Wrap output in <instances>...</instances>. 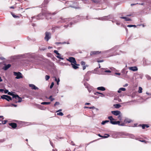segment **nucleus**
I'll list each match as a JSON object with an SVG mask.
<instances>
[{"label": "nucleus", "instance_id": "f257e3e1", "mask_svg": "<svg viewBox=\"0 0 151 151\" xmlns=\"http://www.w3.org/2000/svg\"><path fill=\"white\" fill-rule=\"evenodd\" d=\"M8 94L9 95L12 96L13 99L18 98L19 99V102H21L22 101V98L20 97L18 95H15L10 92H8Z\"/></svg>", "mask_w": 151, "mask_h": 151}, {"label": "nucleus", "instance_id": "f03ea898", "mask_svg": "<svg viewBox=\"0 0 151 151\" xmlns=\"http://www.w3.org/2000/svg\"><path fill=\"white\" fill-rule=\"evenodd\" d=\"M14 75L15 76H16V78L18 79L21 78H22L23 77L22 76V73L20 72H14Z\"/></svg>", "mask_w": 151, "mask_h": 151}, {"label": "nucleus", "instance_id": "7ed1b4c3", "mask_svg": "<svg viewBox=\"0 0 151 151\" xmlns=\"http://www.w3.org/2000/svg\"><path fill=\"white\" fill-rule=\"evenodd\" d=\"M1 99H6L8 101H9L10 100H12L11 97L7 95H3L1 96Z\"/></svg>", "mask_w": 151, "mask_h": 151}, {"label": "nucleus", "instance_id": "20e7f679", "mask_svg": "<svg viewBox=\"0 0 151 151\" xmlns=\"http://www.w3.org/2000/svg\"><path fill=\"white\" fill-rule=\"evenodd\" d=\"M45 40H46L47 41H48L49 40L50 38V32H46L45 33Z\"/></svg>", "mask_w": 151, "mask_h": 151}, {"label": "nucleus", "instance_id": "39448f33", "mask_svg": "<svg viewBox=\"0 0 151 151\" xmlns=\"http://www.w3.org/2000/svg\"><path fill=\"white\" fill-rule=\"evenodd\" d=\"M67 60L71 63H73L75 64H76V60L75 58L73 57H69L68 59H67Z\"/></svg>", "mask_w": 151, "mask_h": 151}, {"label": "nucleus", "instance_id": "423d86ee", "mask_svg": "<svg viewBox=\"0 0 151 151\" xmlns=\"http://www.w3.org/2000/svg\"><path fill=\"white\" fill-rule=\"evenodd\" d=\"M73 3V2L72 1H67L66 2L65 4H66V6H67L68 7H73L74 8H75L76 9H80V8L79 7H74L72 6V4Z\"/></svg>", "mask_w": 151, "mask_h": 151}, {"label": "nucleus", "instance_id": "0eeeda50", "mask_svg": "<svg viewBox=\"0 0 151 151\" xmlns=\"http://www.w3.org/2000/svg\"><path fill=\"white\" fill-rule=\"evenodd\" d=\"M111 113L113 114L115 116H118L121 114V112L119 111H112Z\"/></svg>", "mask_w": 151, "mask_h": 151}, {"label": "nucleus", "instance_id": "6e6552de", "mask_svg": "<svg viewBox=\"0 0 151 151\" xmlns=\"http://www.w3.org/2000/svg\"><path fill=\"white\" fill-rule=\"evenodd\" d=\"M71 65L73 68L76 69L79 68L78 66H80V64H77L76 63V64L73 63H71Z\"/></svg>", "mask_w": 151, "mask_h": 151}, {"label": "nucleus", "instance_id": "1a4fd4ad", "mask_svg": "<svg viewBox=\"0 0 151 151\" xmlns=\"http://www.w3.org/2000/svg\"><path fill=\"white\" fill-rule=\"evenodd\" d=\"M101 52L99 51H91L90 52V55H96Z\"/></svg>", "mask_w": 151, "mask_h": 151}, {"label": "nucleus", "instance_id": "9d476101", "mask_svg": "<svg viewBox=\"0 0 151 151\" xmlns=\"http://www.w3.org/2000/svg\"><path fill=\"white\" fill-rule=\"evenodd\" d=\"M9 124L13 129H15L17 127V124L15 123H10Z\"/></svg>", "mask_w": 151, "mask_h": 151}, {"label": "nucleus", "instance_id": "9b49d317", "mask_svg": "<svg viewBox=\"0 0 151 151\" xmlns=\"http://www.w3.org/2000/svg\"><path fill=\"white\" fill-rule=\"evenodd\" d=\"M129 69L133 71H136L138 70L136 66L134 67H129Z\"/></svg>", "mask_w": 151, "mask_h": 151}, {"label": "nucleus", "instance_id": "f8f14e48", "mask_svg": "<svg viewBox=\"0 0 151 151\" xmlns=\"http://www.w3.org/2000/svg\"><path fill=\"white\" fill-rule=\"evenodd\" d=\"M11 65L10 64H8L7 65H5L4 67H3V69L4 70H6L8 69L9 68L11 67Z\"/></svg>", "mask_w": 151, "mask_h": 151}, {"label": "nucleus", "instance_id": "ddd939ff", "mask_svg": "<svg viewBox=\"0 0 151 151\" xmlns=\"http://www.w3.org/2000/svg\"><path fill=\"white\" fill-rule=\"evenodd\" d=\"M54 52L55 53L56 55H58L57 56V57L60 59H63V58H62L60 56V54L58 52L57 50H55L54 51Z\"/></svg>", "mask_w": 151, "mask_h": 151}, {"label": "nucleus", "instance_id": "4468645a", "mask_svg": "<svg viewBox=\"0 0 151 151\" xmlns=\"http://www.w3.org/2000/svg\"><path fill=\"white\" fill-rule=\"evenodd\" d=\"M29 86L32 89H38V88L36 87L35 85L32 84H29Z\"/></svg>", "mask_w": 151, "mask_h": 151}, {"label": "nucleus", "instance_id": "2eb2a0df", "mask_svg": "<svg viewBox=\"0 0 151 151\" xmlns=\"http://www.w3.org/2000/svg\"><path fill=\"white\" fill-rule=\"evenodd\" d=\"M57 12H54L52 13L51 14L50 13L49 11H46L45 13H43V14L44 15H46V14H51V15H55L56 14H57Z\"/></svg>", "mask_w": 151, "mask_h": 151}, {"label": "nucleus", "instance_id": "dca6fc26", "mask_svg": "<svg viewBox=\"0 0 151 151\" xmlns=\"http://www.w3.org/2000/svg\"><path fill=\"white\" fill-rule=\"evenodd\" d=\"M132 122V120L130 119H126L124 120V122L125 124L127 123H130Z\"/></svg>", "mask_w": 151, "mask_h": 151}, {"label": "nucleus", "instance_id": "f3484780", "mask_svg": "<svg viewBox=\"0 0 151 151\" xmlns=\"http://www.w3.org/2000/svg\"><path fill=\"white\" fill-rule=\"evenodd\" d=\"M120 18L121 19H125V20L126 21H131V19L129 18L128 17H120Z\"/></svg>", "mask_w": 151, "mask_h": 151}, {"label": "nucleus", "instance_id": "a211bd4d", "mask_svg": "<svg viewBox=\"0 0 151 151\" xmlns=\"http://www.w3.org/2000/svg\"><path fill=\"white\" fill-rule=\"evenodd\" d=\"M120 122L119 121L111 122V124H118L119 125Z\"/></svg>", "mask_w": 151, "mask_h": 151}, {"label": "nucleus", "instance_id": "6ab92c4d", "mask_svg": "<svg viewBox=\"0 0 151 151\" xmlns=\"http://www.w3.org/2000/svg\"><path fill=\"white\" fill-rule=\"evenodd\" d=\"M98 90H101L102 91H104L105 90V88L104 87H99L97 88Z\"/></svg>", "mask_w": 151, "mask_h": 151}, {"label": "nucleus", "instance_id": "aec40b11", "mask_svg": "<svg viewBox=\"0 0 151 151\" xmlns=\"http://www.w3.org/2000/svg\"><path fill=\"white\" fill-rule=\"evenodd\" d=\"M108 119L110 120V123L111 124V122H113V121L115 120V119L113 118L112 116H109L108 117Z\"/></svg>", "mask_w": 151, "mask_h": 151}, {"label": "nucleus", "instance_id": "412c9836", "mask_svg": "<svg viewBox=\"0 0 151 151\" xmlns=\"http://www.w3.org/2000/svg\"><path fill=\"white\" fill-rule=\"evenodd\" d=\"M69 44V43L68 42H56L55 43V44L57 45H58L59 44Z\"/></svg>", "mask_w": 151, "mask_h": 151}, {"label": "nucleus", "instance_id": "4be33fe9", "mask_svg": "<svg viewBox=\"0 0 151 151\" xmlns=\"http://www.w3.org/2000/svg\"><path fill=\"white\" fill-rule=\"evenodd\" d=\"M114 107L116 108H119L121 107V106L119 104H116L114 105Z\"/></svg>", "mask_w": 151, "mask_h": 151}, {"label": "nucleus", "instance_id": "5701e85b", "mask_svg": "<svg viewBox=\"0 0 151 151\" xmlns=\"http://www.w3.org/2000/svg\"><path fill=\"white\" fill-rule=\"evenodd\" d=\"M50 104V102H42L41 103V104H43V105H48V104Z\"/></svg>", "mask_w": 151, "mask_h": 151}, {"label": "nucleus", "instance_id": "b1692460", "mask_svg": "<svg viewBox=\"0 0 151 151\" xmlns=\"http://www.w3.org/2000/svg\"><path fill=\"white\" fill-rule=\"evenodd\" d=\"M109 122V120H105V121H103L101 122V124H103V125H104V124L106 123H108V122Z\"/></svg>", "mask_w": 151, "mask_h": 151}, {"label": "nucleus", "instance_id": "393cba45", "mask_svg": "<svg viewBox=\"0 0 151 151\" xmlns=\"http://www.w3.org/2000/svg\"><path fill=\"white\" fill-rule=\"evenodd\" d=\"M48 99H50L51 101H52L55 100L54 98H52V96H50V97H49V98H48Z\"/></svg>", "mask_w": 151, "mask_h": 151}, {"label": "nucleus", "instance_id": "a878e982", "mask_svg": "<svg viewBox=\"0 0 151 151\" xmlns=\"http://www.w3.org/2000/svg\"><path fill=\"white\" fill-rule=\"evenodd\" d=\"M2 119H0V121H1V123L3 124H6L7 122V121L6 120L2 121Z\"/></svg>", "mask_w": 151, "mask_h": 151}, {"label": "nucleus", "instance_id": "bb28decb", "mask_svg": "<svg viewBox=\"0 0 151 151\" xmlns=\"http://www.w3.org/2000/svg\"><path fill=\"white\" fill-rule=\"evenodd\" d=\"M142 88L140 87H139V90L138 91V92L140 93H142Z\"/></svg>", "mask_w": 151, "mask_h": 151}, {"label": "nucleus", "instance_id": "cd10ccee", "mask_svg": "<svg viewBox=\"0 0 151 151\" xmlns=\"http://www.w3.org/2000/svg\"><path fill=\"white\" fill-rule=\"evenodd\" d=\"M84 85L86 88H88L89 87V85L87 83H84Z\"/></svg>", "mask_w": 151, "mask_h": 151}, {"label": "nucleus", "instance_id": "c85d7f7f", "mask_svg": "<svg viewBox=\"0 0 151 151\" xmlns=\"http://www.w3.org/2000/svg\"><path fill=\"white\" fill-rule=\"evenodd\" d=\"M11 14H12V16L14 18H19V17L18 16L16 15L15 14H14L12 13H11Z\"/></svg>", "mask_w": 151, "mask_h": 151}, {"label": "nucleus", "instance_id": "c756f323", "mask_svg": "<svg viewBox=\"0 0 151 151\" xmlns=\"http://www.w3.org/2000/svg\"><path fill=\"white\" fill-rule=\"evenodd\" d=\"M55 81H57V84L58 85L59 84V82L60 81V79L59 78L58 79V80H57V78L56 77H55Z\"/></svg>", "mask_w": 151, "mask_h": 151}, {"label": "nucleus", "instance_id": "7c9ffc66", "mask_svg": "<svg viewBox=\"0 0 151 151\" xmlns=\"http://www.w3.org/2000/svg\"><path fill=\"white\" fill-rule=\"evenodd\" d=\"M50 78L49 76L46 75L45 76V78L46 81H47Z\"/></svg>", "mask_w": 151, "mask_h": 151}, {"label": "nucleus", "instance_id": "2f4dec72", "mask_svg": "<svg viewBox=\"0 0 151 151\" xmlns=\"http://www.w3.org/2000/svg\"><path fill=\"white\" fill-rule=\"evenodd\" d=\"M127 27H136V26L135 25H127Z\"/></svg>", "mask_w": 151, "mask_h": 151}, {"label": "nucleus", "instance_id": "473e14b6", "mask_svg": "<svg viewBox=\"0 0 151 151\" xmlns=\"http://www.w3.org/2000/svg\"><path fill=\"white\" fill-rule=\"evenodd\" d=\"M98 136L100 137H102L103 138H107V137L105 136H101L100 134H97Z\"/></svg>", "mask_w": 151, "mask_h": 151}, {"label": "nucleus", "instance_id": "72a5a7b5", "mask_svg": "<svg viewBox=\"0 0 151 151\" xmlns=\"http://www.w3.org/2000/svg\"><path fill=\"white\" fill-rule=\"evenodd\" d=\"M57 114L61 116H63L64 115L61 112H60L59 113H58Z\"/></svg>", "mask_w": 151, "mask_h": 151}, {"label": "nucleus", "instance_id": "f704fd0d", "mask_svg": "<svg viewBox=\"0 0 151 151\" xmlns=\"http://www.w3.org/2000/svg\"><path fill=\"white\" fill-rule=\"evenodd\" d=\"M125 123L124 122L123 123H119V126H125Z\"/></svg>", "mask_w": 151, "mask_h": 151}, {"label": "nucleus", "instance_id": "c9c22d12", "mask_svg": "<svg viewBox=\"0 0 151 151\" xmlns=\"http://www.w3.org/2000/svg\"><path fill=\"white\" fill-rule=\"evenodd\" d=\"M86 63L84 61H82L81 62V65L83 66L85 65Z\"/></svg>", "mask_w": 151, "mask_h": 151}, {"label": "nucleus", "instance_id": "e433bc0d", "mask_svg": "<svg viewBox=\"0 0 151 151\" xmlns=\"http://www.w3.org/2000/svg\"><path fill=\"white\" fill-rule=\"evenodd\" d=\"M139 126H141L143 129H145V124H140Z\"/></svg>", "mask_w": 151, "mask_h": 151}, {"label": "nucleus", "instance_id": "4c0bfd02", "mask_svg": "<svg viewBox=\"0 0 151 151\" xmlns=\"http://www.w3.org/2000/svg\"><path fill=\"white\" fill-rule=\"evenodd\" d=\"M139 141L142 142H144L145 143H147L148 142V141L145 140H140Z\"/></svg>", "mask_w": 151, "mask_h": 151}, {"label": "nucleus", "instance_id": "58836bf2", "mask_svg": "<svg viewBox=\"0 0 151 151\" xmlns=\"http://www.w3.org/2000/svg\"><path fill=\"white\" fill-rule=\"evenodd\" d=\"M60 104V103L58 102H56L54 104V106H55L57 105H59Z\"/></svg>", "mask_w": 151, "mask_h": 151}, {"label": "nucleus", "instance_id": "ea45409f", "mask_svg": "<svg viewBox=\"0 0 151 151\" xmlns=\"http://www.w3.org/2000/svg\"><path fill=\"white\" fill-rule=\"evenodd\" d=\"M54 85V83L53 82H52L51 83V85L50 86V88H52V87H53Z\"/></svg>", "mask_w": 151, "mask_h": 151}, {"label": "nucleus", "instance_id": "a19ab883", "mask_svg": "<svg viewBox=\"0 0 151 151\" xmlns=\"http://www.w3.org/2000/svg\"><path fill=\"white\" fill-rule=\"evenodd\" d=\"M13 101L15 103H17V102H19V100L17 101V99H13Z\"/></svg>", "mask_w": 151, "mask_h": 151}, {"label": "nucleus", "instance_id": "79ce46f5", "mask_svg": "<svg viewBox=\"0 0 151 151\" xmlns=\"http://www.w3.org/2000/svg\"><path fill=\"white\" fill-rule=\"evenodd\" d=\"M120 89L121 91H124L126 90V89L125 88H120Z\"/></svg>", "mask_w": 151, "mask_h": 151}, {"label": "nucleus", "instance_id": "37998d69", "mask_svg": "<svg viewBox=\"0 0 151 151\" xmlns=\"http://www.w3.org/2000/svg\"><path fill=\"white\" fill-rule=\"evenodd\" d=\"M61 22H65V19H61V20L60 21Z\"/></svg>", "mask_w": 151, "mask_h": 151}, {"label": "nucleus", "instance_id": "c03bdc74", "mask_svg": "<svg viewBox=\"0 0 151 151\" xmlns=\"http://www.w3.org/2000/svg\"><path fill=\"white\" fill-rule=\"evenodd\" d=\"M118 118L119 119V120H121V119H122V117H121V115H118Z\"/></svg>", "mask_w": 151, "mask_h": 151}, {"label": "nucleus", "instance_id": "a18cd8bd", "mask_svg": "<svg viewBox=\"0 0 151 151\" xmlns=\"http://www.w3.org/2000/svg\"><path fill=\"white\" fill-rule=\"evenodd\" d=\"M100 96L102 97H104L105 96V95L102 93H100Z\"/></svg>", "mask_w": 151, "mask_h": 151}, {"label": "nucleus", "instance_id": "49530a36", "mask_svg": "<svg viewBox=\"0 0 151 151\" xmlns=\"http://www.w3.org/2000/svg\"><path fill=\"white\" fill-rule=\"evenodd\" d=\"M87 66H88L87 65L83 66V70H84L86 68V67H87Z\"/></svg>", "mask_w": 151, "mask_h": 151}, {"label": "nucleus", "instance_id": "de8ad7c7", "mask_svg": "<svg viewBox=\"0 0 151 151\" xmlns=\"http://www.w3.org/2000/svg\"><path fill=\"white\" fill-rule=\"evenodd\" d=\"M104 72L106 73H111V71L110 70H105Z\"/></svg>", "mask_w": 151, "mask_h": 151}, {"label": "nucleus", "instance_id": "09e8293b", "mask_svg": "<svg viewBox=\"0 0 151 151\" xmlns=\"http://www.w3.org/2000/svg\"><path fill=\"white\" fill-rule=\"evenodd\" d=\"M138 4V3H135V4H131V6H132L134 5H136V4Z\"/></svg>", "mask_w": 151, "mask_h": 151}, {"label": "nucleus", "instance_id": "8fccbe9b", "mask_svg": "<svg viewBox=\"0 0 151 151\" xmlns=\"http://www.w3.org/2000/svg\"><path fill=\"white\" fill-rule=\"evenodd\" d=\"M97 62L98 63L102 62L104 61L103 60H97Z\"/></svg>", "mask_w": 151, "mask_h": 151}, {"label": "nucleus", "instance_id": "3c124183", "mask_svg": "<svg viewBox=\"0 0 151 151\" xmlns=\"http://www.w3.org/2000/svg\"><path fill=\"white\" fill-rule=\"evenodd\" d=\"M145 127L148 128L149 127V126L148 124H145Z\"/></svg>", "mask_w": 151, "mask_h": 151}, {"label": "nucleus", "instance_id": "603ef678", "mask_svg": "<svg viewBox=\"0 0 151 151\" xmlns=\"http://www.w3.org/2000/svg\"><path fill=\"white\" fill-rule=\"evenodd\" d=\"M4 92L5 93H6L8 92V91L7 90H6L4 91Z\"/></svg>", "mask_w": 151, "mask_h": 151}, {"label": "nucleus", "instance_id": "864d4df0", "mask_svg": "<svg viewBox=\"0 0 151 151\" xmlns=\"http://www.w3.org/2000/svg\"><path fill=\"white\" fill-rule=\"evenodd\" d=\"M95 107L93 106L92 107H89L88 108L90 109H95Z\"/></svg>", "mask_w": 151, "mask_h": 151}, {"label": "nucleus", "instance_id": "5fc2aeb1", "mask_svg": "<svg viewBox=\"0 0 151 151\" xmlns=\"http://www.w3.org/2000/svg\"><path fill=\"white\" fill-rule=\"evenodd\" d=\"M100 93L98 92H96V93H94V94L95 95H97L98 94H100Z\"/></svg>", "mask_w": 151, "mask_h": 151}, {"label": "nucleus", "instance_id": "6e6d98bb", "mask_svg": "<svg viewBox=\"0 0 151 151\" xmlns=\"http://www.w3.org/2000/svg\"><path fill=\"white\" fill-rule=\"evenodd\" d=\"M98 139H96V140H93V141H92L91 142H90L89 143V144H90V143H92L93 142H94L95 141H96Z\"/></svg>", "mask_w": 151, "mask_h": 151}, {"label": "nucleus", "instance_id": "4d7b16f0", "mask_svg": "<svg viewBox=\"0 0 151 151\" xmlns=\"http://www.w3.org/2000/svg\"><path fill=\"white\" fill-rule=\"evenodd\" d=\"M12 105L14 107H16L17 106V105L14 104H12Z\"/></svg>", "mask_w": 151, "mask_h": 151}, {"label": "nucleus", "instance_id": "13d9d810", "mask_svg": "<svg viewBox=\"0 0 151 151\" xmlns=\"http://www.w3.org/2000/svg\"><path fill=\"white\" fill-rule=\"evenodd\" d=\"M0 118H1L2 119H4V117L3 116H0Z\"/></svg>", "mask_w": 151, "mask_h": 151}, {"label": "nucleus", "instance_id": "bf43d9fd", "mask_svg": "<svg viewBox=\"0 0 151 151\" xmlns=\"http://www.w3.org/2000/svg\"><path fill=\"white\" fill-rule=\"evenodd\" d=\"M89 104H90V103H86L85 104V105H89Z\"/></svg>", "mask_w": 151, "mask_h": 151}, {"label": "nucleus", "instance_id": "052dcab7", "mask_svg": "<svg viewBox=\"0 0 151 151\" xmlns=\"http://www.w3.org/2000/svg\"><path fill=\"white\" fill-rule=\"evenodd\" d=\"M115 74H116V75H120V73H115Z\"/></svg>", "mask_w": 151, "mask_h": 151}, {"label": "nucleus", "instance_id": "680f3d73", "mask_svg": "<svg viewBox=\"0 0 151 151\" xmlns=\"http://www.w3.org/2000/svg\"><path fill=\"white\" fill-rule=\"evenodd\" d=\"M138 4H139V5H143L144 4V3H138Z\"/></svg>", "mask_w": 151, "mask_h": 151}, {"label": "nucleus", "instance_id": "e2e57ef3", "mask_svg": "<svg viewBox=\"0 0 151 151\" xmlns=\"http://www.w3.org/2000/svg\"><path fill=\"white\" fill-rule=\"evenodd\" d=\"M121 90H120V89H119V90L118 91V92L119 93H120L121 92Z\"/></svg>", "mask_w": 151, "mask_h": 151}, {"label": "nucleus", "instance_id": "0e129e2a", "mask_svg": "<svg viewBox=\"0 0 151 151\" xmlns=\"http://www.w3.org/2000/svg\"><path fill=\"white\" fill-rule=\"evenodd\" d=\"M14 6H11L10 7V9H14Z\"/></svg>", "mask_w": 151, "mask_h": 151}, {"label": "nucleus", "instance_id": "69168bd1", "mask_svg": "<svg viewBox=\"0 0 151 151\" xmlns=\"http://www.w3.org/2000/svg\"><path fill=\"white\" fill-rule=\"evenodd\" d=\"M4 91V90L3 89H0V92H2Z\"/></svg>", "mask_w": 151, "mask_h": 151}, {"label": "nucleus", "instance_id": "338daca9", "mask_svg": "<svg viewBox=\"0 0 151 151\" xmlns=\"http://www.w3.org/2000/svg\"><path fill=\"white\" fill-rule=\"evenodd\" d=\"M62 111V109H59L58 111H56V112H59V111Z\"/></svg>", "mask_w": 151, "mask_h": 151}, {"label": "nucleus", "instance_id": "774afa93", "mask_svg": "<svg viewBox=\"0 0 151 151\" xmlns=\"http://www.w3.org/2000/svg\"><path fill=\"white\" fill-rule=\"evenodd\" d=\"M89 107H87V106H85L84 107V109H86V108H88Z\"/></svg>", "mask_w": 151, "mask_h": 151}]
</instances>
